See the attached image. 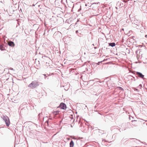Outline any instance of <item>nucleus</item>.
<instances>
[{
	"mask_svg": "<svg viewBox=\"0 0 147 147\" xmlns=\"http://www.w3.org/2000/svg\"><path fill=\"white\" fill-rule=\"evenodd\" d=\"M74 142L73 141H71L70 143V147H73L74 146Z\"/></svg>",
	"mask_w": 147,
	"mask_h": 147,
	"instance_id": "obj_7",
	"label": "nucleus"
},
{
	"mask_svg": "<svg viewBox=\"0 0 147 147\" xmlns=\"http://www.w3.org/2000/svg\"><path fill=\"white\" fill-rule=\"evenodd\" d=\"M0 49L2 51L5 50L4 47L2 45H0Z\"/></svg>",
	"mask_w": 147,
	"mask_h": 147,
	"instance_id": "obj_9",
	"label": "nucleus"
},
{
	"mask_svg": "<svg viewBox=\"0 0 147 147\" xmlns=\"http://www.w3.org/2000/svg\"><path fill=\"white\" fill-rule=\"evenodd\" d=\"M78 32V30H77V31H76V33H77Z\"/></svg>",
	"mask_w": 147,
	"mask_h": 147,
	"instance_id": "obj_10",
	"label": "nucleus"
},
{
	"mask_svg": "<svg viewBox=\"0 0 147 147\" xmlns=\"http://www.w3.org/2000/svg\"><path fill=\"white\" fill-rule=\"evenodd\" d=\"M2 118L5 121L6 125L9 126L10 123L9 118L6 116H3Z\"/></svg>",
	"mask_w": 147,
	"mask_h": 147,
	"instance_id": "obj_1",
	"label": "nucleus"
},
{
	"mask_svg": "<svg viewBox=\"0 0 147 147\" xmlns=\"http://www.w3.org/2000/svg\"><path fill=\"white\" fill-rule=\"evenodd\" d=\"M59 107H60L61 109L64 110H65L67 108L66 105L63 102L61 103L60 104Z\"/></svg>",
	"mask_w": 147,
	"mask_h": 147,
	"instance_id": "obj_3",
	"label": "nucleus"
},
{
	"mask_svg": "<svg viewBox=\"0 0 147 147\" xmlns=\"http://www.w3.org/2000/svg\"><path fill=\"white\" fill-rule=\"evenodd\" d=\"M59 112L60 111H54L53 112V113L54 115H56L59 114Z\"/></svg>",
	"mask_w": 147,
	"mask_h": 147,
	"instance_id": "obj_6",
	"label": "nucleus"
},
{
	"mask_svg": "<svg viewBox=\"0 0 147 147\" xmlns=\"http://www.w3.org/2000/svg\"><path fill=\"white\" fill-rule=\"evenodd\" d=\"M38 86V82L36 81L32 82L31 84L28 85V86L32 88H34Z\"/></svg>",
	"mask_w": 147,
	"mask_h": 147,
	"instance_id": "obj_2",
	"label": "nucleus"
},
{
	"mask_svg": "<svg viewBox=\"0 0 147 147\" xmlns=\"http://www.w3.org/2000/svg\"><path fill=\"white\" fill-rule=\"evenodd\" d=\"M8 45L12 47H14L15 46V44L12 41H9L8 42Z\"/></svg>",
	"mask_w": 147,
	"mask_h": 147,
	"instance_id": "obj_5",
	"label": "nucleus"
},
{
	"mask_svg": "<svg viewBox=\"0 0 147 147\" xmlns=\"http://www.w3.org/2000/svg\"><path fill=\"white\" fill-rule=\"evenodd\" d=\"M136 74L138 76L141 78H143L144 77V75H142V73L140 72H136Z\"/></svg>",
	"mask_w": 147,
	"mask_h": 147,
	"instance_id": "obj_4",
	"label": "nucleus"
},
{
	"mask_svg": "<svg viewBox=\"0 0 147 147\" xmlns=\"http://www.w3.org/2000/svg\"><path fill=\"white\" fill-rule=\"evenodd\" d=\"M109 46H111L112 47L115 46V44L114 42L109 43Z\"/></svg>",
	"mask_w": 147,
	"mask_h": 147,
	"instance_id": "obj_8",
	"label": "nucleus"
}]
</instances>
